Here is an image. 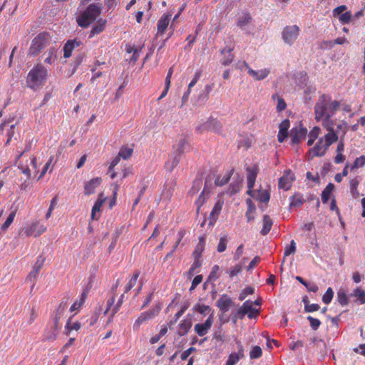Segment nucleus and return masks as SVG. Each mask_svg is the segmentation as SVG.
<instances>
[{
	"label": "nucleus",
	"instance_id": "nucleus-43",
	"mask_svg": "<svg viewBox=\"0 0 365 365\" xmlns=\"http://www.w3.org/2000/svg\"><path fill=\"white\" fill-rule=\"evenodd\" d=\"M242 358H244V356H242L237 353H232L229 355L225 365H235Z\"/></svg>",
	"mask_w": 365,
	"mask_h": 365
},
{
	"label": "nucleus",
	"instance_id": "nucleus-5",
	"mask_svg": "<svg viewBox=\"0 0 365 365\" xmlns=\"http://www.w3.org/2000/svg\"><path fill=\"white\" fill-rule=\"evenodd\" d=\"M299 31V28L296 25L287 26L282 32L283 41L289 46L292 45L297 40Z\"/></svg>",
	"mask_w": 365,
	"mask_h": 365
},
{
	"label": "nucleus",
	"instance_id": "nucleus-50",
	"mask_svg": "<svg viewBox=\"0 0 365 365\" xmlns=\"http://www.w3.org/2000/svg\"><path fill=\"white\" fill-rule=\"evenodd\" d=\"M138 277L139 272H135L133 274L128 283L125 286V292H128V291H130L136 284Z\"/></svg>",
	"mask_w": 365,
	"mask_h": 365
},
{
	"label": "nucleus",
	"instance_id": "nucleus-13",
	"mask_svg": "<svg viewBox=\"0 0 365 365\" xmlns=\"http://www.w3.org/2000/svg\"><path fill=\"white\" fill-rule=\"evenodd\" d=\"M46 227L39 222H34L29 227L25 228L24 232L26 236L37 237L44 232Z\"/></svg>",
	"mask_w": 365,
	"mask_h": 365
},
{
	"label": "nucleus",
	"instance_id": "nucleus-36",
	"mask_svg": "<svg viewBox=\"0 0 365 365\" xmlns=\"http://www.w3.org/2000/svg\"><path fill=\"white\" fill-rule=\"evenodd\" d=\"M233 173L234 170H231L229 172H227L224 175L218 176L215 180V185L218 186H222L225 185L230 180Z\"/></svg>",
	"mask_w": 365,
	"mask_h": 365
},
{
	"label": "nucleus",
	"instance_id": "nucleus-44",
	"mask_svg": "<svg viewBox=\"0 0 365 365\" xmlns=\"http://www.w3.org/2000/svg\"><path fill=\"white\" fill-rule=\"evenodd\" d=\"M303 202L304 199L300 195H294L291 197L289 206L290 207H298L301 206L303 204Z\"/></svg>",
	"mask_w": 365,
	"mask_h": 365
},
{
	"label": "nucleus",
	"instance_id": "nucleus-41",
	"mask_svg": "<svg viewBox=\"0 0 365 365\" xmlns=\"http://www.w3.org/2000/svg\"><path fill=\"white\" fill-rule=\"evenodd\" d=\"M106 21L100 19L97 24L93 27L90 36L92 37L96 34H98L104 30Z\"/></svg>",
	"mask_w": 365,
	"mask_h": 365
},
{
	"label": "nucleus",
	"instance_id": "nucleus-63",
	"mask_svg": "<svg viewBox=\"0 0 365 365\" xmlns=\"http://www.w3.org/2000/svg\"><path fill=\"white\" fill-rule=\"evenodd\" d=\"M161 308L162 307L160 304H157L152 309L147 311V312L148 313L150 317L153 319L159 314Z\"/></svg>",
	"mask_w": 365,
	"mask_h": 365
},
{
	"label": "nucleus",
	"instance_id": "nucleus-59",
	"mask_svg": "<svg viewBox=\"0 0 365 365\" xmlns=\"http://www.w3.org/2000/svg\"><path fill=\"white\" fill-rule=\"evenodd\" d=\"M348 130V124L346 122H341L339 123L336 126V130L335 132H336V135L339 134V131L342 132V137L345 135Z\"/></svg>",
	"mask_w": 365,
	"mask_h": 365
},
{
	"label": "nucleus",
	"instance_id": "nucleus-60",
	"mask_svg": "<svg viewBox=\"0 0 365 365\" xmlns=\"http://www.w3.org/2000/svg\"><path fill=\"white\" fill-rule=\"evenodd\" d=\"M307 320L309 322L310 326L314 330H317L321 324L319 319L314 318L311 316L307 317Z\"/></svg>",
	"mask_w": 365,
	"mask_h": 365
},
{
	"label": "nucleus",
	"instance_id": "nucleus-25",
	"mask_svg": "<svg viewBox=\"0 0 365 365\" xmlns=\"http://www.w3.org/2000/svg\"><path fill=\"white\" fill-rule=\"evenodd\" d=\"M224 205V200L222 199H218L215 204L212 210L210 213V219L215 222L222 209Z\"/></svg>",
	"mask_w": 365,
	"mask_h": 365
},
{
	"label": "nucleus",
	"instance_id": "nucleus-6",
	"mask_svg": "<svg viewBox=\"0 0 365 365\" xmlns=\"http://www.w3.org/2000/svg\"><path fill=\"white\" fill-rule=\"evenodd\" d=\"M221 123L214 118L207 119L206 121L200 122L196 130L202 133L205 131H213L219 133L221 130Z\"/></svg>",
	"mask_w": 365,
	"mask_h": 365
},
{
	"label": "nucleus",
	"instance_id": "nucleus-49",
	"mask_svg": "<svg viewBox=\"0 0 365 365\" xmlns=\"http://www.w3.org/2000/svg\"><path fill=\"white\" fill-rule=\"evenodd\" d=\"M262 354V349L259 346H255L250 352V357L251 359H256L261 357Z\"/></svg>",
	"mask_w": 365,
	"mask_h": 365
},
{
	"label": "nucleus",
	"instance_id": "nucleus-31",
	"mask_svg": "<svg viewBox=\"0 0 365 365\" xmlns=\"http://www.w3.org/2000/svg\"><path fill=\"white\" fill-rule=\"evenodd\" d=\"M246 202L247 205V210L245 215L247 222H251L255 219V205L250 199H247Z\"/></svg>",
	"mask_w": 365,
	"mask_h": 365
},
{
	"label": "nucleus",
	"instance_id": "nucleus-29",
	"mask_svg": "<svg viewBox=\"0 0 365 365\" xmlns=\"http://www.w3.org/2000/svg\"><path fill=\"white\" fill-rule=\"evenodd\" d=\"M192 327V322L190 319L182 320L180 325L178 333L180 336H185L190 330Z\"/></svg>",
	"mask_w": 365,
	"mask_h": 365
},
{
	"label": "nucleus",
	"instance_id": "nucleus-51",
	"mask_svg": "<svg viewBox=\"0 0 365 365\" xmlns=\"http://www.w3.org/2000/svg\"><path fill=\"white\" fill-rule=\"evenodd\" d=\"M39 272L37 269H33L26 277V281L32 284V288L34 287L35 282L37 279Z\"/></svg>",
	"mask_w": 365,
	"mask_h": 365
},
{
	"label": "nucleus",
	"instance_id": "nucleus-55",
	"mask_svg": "<svg viewBox=\"0 0 365 365\" xmlns=\"http://www.w3.org/2000/svg\"><path fill=\"white\" fill-rule=\"evenodd\" d=\"M219 271H220V267L217 264L214 265L212 268V270L209 275V280L210 281H215L217 279L219 278Z\"/></svg>",
	"mask_w": 365,
	"mask_h": 365
},
{
	"label": "nucleus",
	"instance_id": "nucleus-58",
	"mask_svg": "<svg viewBox=\"0 0 365 365\" xmlns=\"http://www.w3.org/2000/svg\"><path fill=\"white\" fill-rule=\"evenodd\" d=\"M16 211H13L12 212H11L8 217L6 218L5 222L2 225L1 230H6L14 221Z\"/></svg>",
	"mask_w": 365,
	"mask_h": 365
},
{
	"label": "nucleus",
	"instance_id": "nucleus-18",
	"mask_svg": "<svg viewBox=\"0 0 365 365\" xmlns=\"http://www.w3.org/2000/svg\"><path fill=\"white\" fill-rule=\"evenodd\" d=\"M171 16L172 14L170 13L165 14L161 16L158 22V36L163 34L170 24Z\"/></svg>",
	"mask_w": 365,
	"mask_h": 365
},
{
	"label": "nucleus",
	"instance_id": "nucleus-12",
	"mask_svg": "<svg viewBox=\"0 0 365 365\" xmlns=\"http://www.w3.org/2000/svg\"><path fill=\"white\" fill-rule=\"evenodd\" d=\"M307 130L302 126L293 128L290 132V138L292 144H298L305 138Z\"/></svg>",
	"mask_w": 365,
	"mask_h": 365
},
{
	"label": "nucleus",
	"instance_id": "nucleus-27",
	"mask_svg": "<svg viewBox=\"0 0 365 365\" xmlns=\"http://www.w3.org/2000/svg\"><path fill=\"white\" fill-rule=\"evenodd\" d=\"M233 48H225L222 50L221 53L225 55V56L221 59L222 64L225 66H227L230 64L234 58L233 55L231 53Z\"/></svg>",
	"mask_w": 365,
	"mask_h": 365
},
{
	"label": "nucleus",
	"instance_id": "nucleus-39",
	"mask_svg": "<svg viewBox=\"0 0 365 365\" xmlns=\"http://www.w3.org/2000/svg\"><path fill=\"white\" fill-rule=\"evenodd\" d=\"M337 301L341 306L347 305L349 303L348 295L344 289H340L337 292Z\"/></svg>",
	"mask_w": 365,
	"mask_h": 365
},
{
	"label": "nucleus",
	"instance_id": "nucleus-17",
	"mask_svg": "<svg viewBox=\"0 0 365 365\" xmlns=\"http://www.w3.org/2000/svg\"><path fill=\"white\" fill-rule=\"evenodd\" d=\"M67 308V300H62L58 305L53 318V323L56 327H61L60 320L63 317L65 310Z\"/></svg>",
	"mask_w": 365,
	"mask_h": 365
},
{
	"label": "nucleus",
	"instance_id": "nucleus-22",
	"mask_svg": "<svg viewBox=\"0 0 365 365\" xmlns=\"http://www.w3.org/2000/svg\"><path fill=\"white\" fill-rule=\"evenodd\" d=\"M290 126V122L289 120H283L279 126V133H278V140L280 143H282L284 139L287 137L288 129Z\"/></svg>",
	"mask_w": 365,
	"mask_h": 365
},
{
	"label": "nucleus",
	"instance_id": "nucleus-20",
	"mask_svg": "<svg viewBox=\"0 0 365 365\" xmlns=\"http://www.w3.org/2000/svg\"><path fill=\"white\" fill-rule=\"evenodd\" d=\"M101 183V178H95L87 182L84 186V194L90 195L95 192L97 187Z\"/></svg>",
	"mask_w": 365,
	"mask_h": 365
},
{
	"label": "nucleus",
	"instance_id": "nucleus-19",
	"mask_svg": "<svg viewBox=\"0 0 365 365\" xmlns=\"http://www.w3.org/2000/svg\"><path fill=\"white\" fill-rule=\"evenodd\" d=\"M210 195V187L208 185L207 182H205V187L198 197L197 200L195 201V205L197 206V211L199 212V210L201 206L206 202V200L209 198Z\"/></svg>",
	"mask_w": 365,
	"mask_h": 365
},
{
	"label": "nucleus",
	"instance_id": "nucleus-21",
	"mask_svg": "<svg viewBox=\"0 0 365 365\" xmlns=\"http://www.w3.org/2000/svg\"><path fill=\"white\" fill-rule=\"evenodd\" d=\"M81 42L77 40H69L66 42V43L63 46V56L67 58H69L72 51L75 48L80 46Z\"/></svg>",
	"mask_w": 365,
	"mask_h": 365
},
{
	"label": "nucleus",
	"instance_id": "nucleus-57",
	"mask_svg": "<svg viewBox=\"0 0 365 365\" xmlns=\"http://www.w3.org/2000/svg\"><path fill=\"white\" fill-rule=\"evenodd\" d=\"M187 146V143L185 140V139L180 138L179 140L178 143H177V145L175 146V148L176 149L175 151L180 152V153L182 154Z\"/></svg>",
	"mask_w": 365,
	"mask_h": 365
},
{
	"label": "nucleus",
	"instance_id": "nucleus-54",
	"mask_svg": "<svg viewBox=\"0 0 365 365\" xmlns=\"http://www.w3.org/2000/svg\"><path fill=\"white\" fill-rule=\"evenodd\" d=\"M334 296V291L331 287H329L325 292V294L323 295L322 301L328 304L331 302V299Z\"/></svg>",
	"mask_w": 365,
	"mask_h": 365
},
{
	"label": "nucleus",
	"instance_id": "nucleus-15",
	"mask_svg": "<svg viewBox=\"0 0 365 365\" xmlns=\"http://www.w3.org/2000/svg\"><path fill=\"white\" fill-rule=\"evenodd\" d=\"M248 190H252L255 186L256 178L258 173V168L256 165L246 168Z\"/></svg>",
	"mask_w": 365,
	"mask_h": 365
},
{
	"label": "nucleus",
	"instance_id": "nucleus-61",
	"mask_svg": "<svg viewBox=\"0 0 365 365\" xmlns=\"http://www.w3.org/2000/svg\"><path fill=\"white\" fill-rule=\"evenodd\" d=\"M242 271V264H236L233 268L229 271V275L230 277H234L239 274Z\"/></svg>",
	"mask_w": 365,
	"mask_h": 365
},
{
	"label": "nucleus",
	"instance_id": "nucleus-1",
	"mask_svg": "<svg viewBox=\"0 0 365 365\" xmlns=\"http://www.w3.org/2000/svg\"><path fill=\"white\" fill-rule=\"evenodd\" d=\"M321 120H322V126L328 133L320 138L316 145L309 149L307 154L309 160H312L315 157L324 155L330 145L339 139V136L334 129V122L331 120V117H324Z\"/></svg>",
	"mask_w": 365,
	"mask_h": 365
},
{
	"label": "nucleus",
	"instance_id": "nucleus-4",
	"mask_svg": "<svg viewBox=\"0 0 365 365\" xmlns=\"http://www.w3.org/2000/svg\"><path fill=\"white\" fill-rule=\"evenodd\" d=\"M101 13V7L98 4H91L87 9L81 12L77 17V23L83 28L88 27L92 24Z\"/></svg>",
	"mask_w": 365,
	"mask_h": 365
},
{
	"label": "nucleus",
	"instance_id": "nucleus-37",
	"mask_svg": "<svg viewBox=\"0 0 365 365\" xmlns=\"http://www.w3.org/2000/svg\"><path fill=\"white\" fill-rule=\"evenodd\" d=\"M151 319L148 313L147 312H144L140 314L138 318L135 320L133 324V329L138 330L140 326L145 322Z\"/></svg>",
	"mask_w": 365,
	"mask_h": 365
},
{
	"label": "nucleus",
	"instance_id": "nucleus-52",
	"mask_svg": "<svg viewBox=\"0 0 365 365\" xmlns=\"http://www.w3.org/2000/svg\"><path fill=\"white\" fill-rule=\"evenodd\" d=\"M365 164V155H361L356 158L354 163L350 166L351 170H353L357 168L362 167Z\"/></svg>",
	"mask_w": 365,
	"mask_h": 365
},
{
	"label": "nucleus",
	"instance_id": "nucleus-30",
	"mask_svg": "<svg viewBox=\"0 0 365 365\" xmlns=\"http://www.w3.org/2000/svg\"><path fill=\"white\" fill-rule=\"evenodd\" d=\"M251 23V17L248 14H243L238 18L237 26L241 29L245 30L247 26Z\"/></svg>",
	"mask_w": 365,
	"mask_h": 365
},
{
	"label": "nucleus",
	"instance_id": "nucleus-33",
	"mask_svg": "<svg viewBox=\"0 0 365 365\" xmlns=\"http://www.w3.org/2000/svg\"><path fill=\"white\" fill-rule=\"evenodd\" d=\"M334 189V185L332 183H329L324 189L322 193V201L326 204L329 201L331 194Z\"/></svg>",
	"mask_w": 365,
	"mask_h": 365
},
{
	"label": "nucleus",
	"instance_id": "nucleus-56",
	"mask_svg": "<svg viewBox=\"0 0 365 365\" xmlns=\"http://www.w3.org/2000/svg\"><path fill=\"white\" fill-rule=\"evenodd\" d=\"M296 251V242L294 240H292L290 242V245L287 246L284 249V257L289 256L292 254H294Z\"/></svg>",
	"mask_w": 365,
	"mask_h": 365
},
{
	"label": "nucleus",
	"instance_id": "nucleus-3",
	"mask_svg": "<svg viewBox=\"0 0 365 365\" xmlns=\"http://www.w3.org/2000/svg\"><path fill=\"white\" fill-rule=\"evenodd\" d=\"M48 76L47 69L41 64L34 66L28 73L26 84L34 91L41 89L44 85Z\"/></svg>",
	"mask_w": 365,
	"mask_h": 365
},
{
	"label": "nucleus",
	"instance_id": "nucleus-46",
	"mask_svg": "<svg viewBox=\"0 0 365 365\" xmlns=\"http://www.w3.org/2000/svg\"><path fill=\"white\" fill-rule=\"evenodd\" d=\"M133 150L130 148L123 147L118 153L119 157L124 160L128 159L133 154Z\"/></svg>",
	"mask_w": 365,
	"mask_h": 365
},
{
	"label": "nucleus",
	"instance_id": "nucleus-16",
	"mask_svg": "<svg viewBox=\"0 0 365 365\" xmlns=\"http://www.w3.org/2000/svg\"><path fill=\"white\" fill-rule=\"evenodd\" d=\"M247 194L253 198H256L261 202H267L269 200L270 196L266 190H247Z\"/></svg>",
	"mask_w": 365,
	"mask_h": 365
},
{
	"label": "nucleus",
	"instance_id": "nucleus-62",
	"mask_svg": "<svg viewBox=\"0 0 365 365\" xmlns=\"http://www.w3.org/2000/svg\"><path fill=\"white\" fill-rule=\"evenodd\" d=\"M351 13L350 11H346L339 16V21L344 24H348L351 21Z\"/></svg>",
	"mask_w": 365,
	"mask_h": 365
},
{
	"label": "nucleus",
	"instance_id": "nucleus-47",
	"mask_svg": "<svg viewBox=\"0 0 365 365\" xmlns=\"http://www.w3.org/2000/svg\"><path fill=\"white\" fill-rule=\"evenodd\" d=\"M202 185V180H196L193 182L192 186L191 189L189 191V194L190 195H194L197 194L199 190H200L201 187Z\"/></svg>",
	"mask_w": 365,
	"mask_h": 365
},
{
	"label": "nucleus",
	"instance_id": "nucleus-42",
	"mask_svg": "<svg viewBox=\"0 0 365 365\" xmlns=\"http://www.w3.org/2000/svg\"><path fill=\"white\" fill-rule=\"evenodd\" d=\"M205 241L203 237L200 238V242L197 245L193 252L194 258H200L205 249Z\"/></svg>",
	"mask_w": 365,
	"mask_h": 365
},
{
	"label": "nucleus",
	"instance_id": "nucleus-2",
	"mask_svg": "<svg viewBox=\"0 0 365 365\" xmlns=\"http://www.w3.org/2000/svg\"><path fill=\"white\" fill-rule=\"evenodd\" d=\"M340 107L338 101H332L329 95L323 94L314 106L315 119L320 121L324 117H332Z\"/></svg>",
	"mask_w": 365,
	"mask_h": 365
},
{
	"label": "nucleus",
	"instance_id": "nucleus-35",
	"mask_svg": "<svg viewBox=\"0 0 365 365\" xmlns=\"http://www.w3.org/2000/svg\"><path fill=\"white\" fill-rule=\"evenodd\" d=\"M102 196L103 195L101 194L99 195V197L98 199L97 200V201L95 202L94 205L92 207V210H91V218L93 220H96V212H99L101 210V208L102 207V205L103 204L104 201H105V198H102Z\"/></svg>",
	"mask_w": 365,
	"mask_h": 365
},
{
	"label": "nucleus",
	"instance_id": "nucleus-32",
	"mask_svg": "<svg viewBox=\"0 0 365 365\" xmlns=\"http://www.w3.org/2000/svg\"><path fill=\"white\" fill-rule=\"evenodd\" d=\"M351 297H356L357 301L361 304H365V290L358 287L355 289L350 294Z\"/></svg>",
	"mask_w": 365,
	"mask_h": 365
},
{
	"label": "nucleus",
	"instance_id": "nucleus-7",
	"mask_svg": "<svg viewBox=\"0 0 365 365\" xmlns=\"http://www.w3.org/2000/svg\"><path fill=\"white\" fill-rule=\"evenodd\" d=\"M240 69L242 71L246 70L248 75L255 81H262L270 73L269 68H262L259 71H255L251 68L246 62H243L242 66H240Z\"/></svg>",
	"mask_w": 365,
	"mask_h": 365
},
{
	"label": "nucleus",
	"instance_id": "nucleus-40",
	"mask_svg": "<svg viewBox=\"0 0 365 365\" xmlns=\"http://www.w3.org/2000/svg\"><path fill=\"white\" fill-rule=\"evenodd\" d=\"M47 56L44 59V62L52 64L57 58V51L55 48H51L46 53Z\"/></svg>",
	"mask_w": 365,
	"mask_h": 365
},
{
	"label": "nucleus",
	"instance_id": "nucleus-26",
	"mask_svg": "<svg viewBox=\"0 0 365 365\" xmlns=\"http://www.w3.org/2000/svg\"><path fill=\"white\" fill-rule=\"evenodd\" d=\"M181 153L180 152H175L174 151L173 153V160L172 161H168L165 164V168L169 172H172L173 170L178 165L180 159H181Z\"/></svg>",
	"mask_w": 365,
	"mask_h": 365
},
{
	"label": "nucleus",
	"instance_id": "nucleus-28",
	"mask_svg": "<svg viewBox=\"0 0 365 365\" xmlns=\"http://www.w3.org/2000/svg\"><path fill=\"white\" fill-rule=\"evenodd\" d=\"M60 328L61 327H56V326L53 324V326L50 329H47L45 331L43 339L48 341L55 340L57 337Z\"/></svg>",
	"mask_w": 365,
	"mask_h": 365
},
{
	"label": "nucleus",
	"instance_id": "nucleus-8",
	"mask_svg": "<svg viewBox=\"0 0 365 365\" xmlns=\"http://www.w3.org/2000/svg\"><path fill=\"white\" fill-rule=\"evenodd\" d=\"M259 312L258 309L253 307V302L249 300L245 302L237 311V314L241 319L246 314L250 319L255 318L259 314Z\"/></svg>",
	"mask_w": 365,
	"mask_h": 365
},
{
	"label": "nucleus",
	"instance_id": "nucleus-48",
	"mask_svg": "<svg viewBox=\"0 0 365 365\" xmlns=\"http://www.w3.org/2000/svg\"><path fill=\"white\" fill-rule=\"evenodd\" d=\"M81 324L78 322H73L71 318H70L66 324V329L69 331L71 330L78 331L81 329Z\"/></svg>",
	"mask_w": 365,
	"mask_h": 365
},
{
	"label": "nucleus",
	"instance_id": "nucleus-38",
	"mask_svg": "<svg viewBox=\"0 0 365 365\" xmlns=\"http://www.w3.org/2000/svg\"><path fill=\"white\" fill-rule=\"evenodd\" d=\"M320 131H321V129L320 128L317 127V126H315L313 128V129L309 132V135H308V137H309V139H308V141H307V145L309 146H311L314 142L315 141V140L317 138H318L319 134H320Z\"/></svg>",
	"mask_w": 365,
	"mask_h": 365
},
{
	"label": "nucleus",
	"instance_id": "nucleus-24",
	"mask_svg": "<svg viewBox=\"0 0 365 365\" xmlns=\"http://www.w3.org/2000/svg\"><path fill=\"white\" fill-rule=\"evenodd\" d=\"M192 309L194 312H198L203 316L208 315L209 317L211 312L214 315V310L208 305L197 303L194 305Z\"/></svg>",
	"mask_w": 365,
	"mask_h": 365
},
{
	"label": "nucleus",
	"instance_id": "nucleus-34",
	"mask_svg": "<svg viewBox=\"0 0 365 365\" xmlns=\"http://www.w3.org/2000/svg\"><path fill=\"white\" fill-rule=\"evenodd\" d=\"M272 220L268 215H264L263 217V227L260 231L262 235H266L270 231L272 226Z\"/></svg>",
	"mask_w": 365,
	"mask_h": 365
},
{
	"label": "nucleus",
	"instance_id": "nucleus-10",
	"mask_svg": "<svg viewBox=\"0 0 365 365\" xmlns=\"http://www.w3.org/2000/svg\"><path fill=\"white\" fill-rule=\"evenodd\" d=\"M46 34H40L32 41V43L29 48V53L31 55H36L39 53L45 46L46 44Z\"/></svg>",
	"mask_w": 365,
	"mask_h": 365
},
{
	"label": "nucleus",
	"instance_id": "nucleus-14",
	"mask_svg": "<svg viewBox=\"0 0 365 365\" xmlns=\"http://www.w3.org/2000/svg\"><path fill=\"white\" fill-rule=\"evenodd\" d=\"M242 182L243 178L237 173L233 178V181L230 183L227 190L226 191L227 194L229 195H233L237 193L242 187Z\"/></svg>",
	"mask_w": 365,
	"mask_h": 365
},
{
	"label": "nucleus",
	"instance_id": "nucleus-45",
	"mask_svg": "<svg viewBox=\"0 0 365 365\" xmlns=\"http://www.w3.org/2000/svg\"><path fill=\"white\" fill-rule=\"evenodd\" d=\"M128 53H133V56L130 58L131 61H136L140 56L141 48H137L135 46H128L126 48Z\"/></svg>",
	"mask_w": 365,
	"mask_h": 365
},
{
	"label": "nucleus",
	"instance_id": "nucleus-9",
	"mask_svg": "<svg viewBox=\"0 0 365 365\" xmlns=\"http://www.w3.org/2000/svg\"><path fill=\"white\" fill-rule=\"evenodd\" d=\"M213 314L212 312H211L205 322L198 323L195 325L194 330L198 336H203L208 333L213 324Z\"/></svg>",
	"mask_w": 365,
	"mask_h": 365
},
{
	"label": "nucleus",
	"instance_id": "nucleus-53",
	"mask_svg": "<svg viewBox=\"0 0 365 365\" xmlns=\"http://www.w3.org/2000/svg\"><path fill=\"white\" fill-rule=\"evenodd\" d=\"M228 242V239L227 235H224L220 237V242L217 245V252H224L227 248V244Z\"/></svg>",
	"mask_w": 365,
	"mask_h": 365
},
{
	"label": "nucleus",
	"instance_id": "nucleus-64",
	"mask_svg": "<svg viewBox=\"0 0 365 365\" xmlns=\"http://www.w3.org/2000/svg\"><path fill=\"white\" fill-rule=\"evenodd\" d=\"M202 275H197L196 277H195V278L193 279V280L192 282V284L190 288V291L194 290L196 288V287L202 282Z\"/></svg>",
	"mask_w": 365,
	"mask_h": 365
},
{
	"label": "nucleus",
	"instance_id": "nucleus-11",
	"mask_svg": "<svg viewBox=\"0 0 365 365\" xmlns=\"http://www.w3.org/2000/svg\"><path fill=\"white\" fill-rule=\"evenodd\" d=\"M294 180V174L291 172L290 170H287L284 172L283 175L279 178L278 187L279 189L288 190L291 188Z\"/></svg>",
	"mask_w": 365,
	"mask_h": 365
},
{
	"label": "nucleus",
	"instance_id": "nucleus-23",
	"mask_svg": "<svg viewBox=\"0 0 365 365\" xmlns=\"http://www.w3.org/2000/svg\"><path fill=\"white\" fill-rule=\"evenodd\" d=\"M232 304V299L230 297H229L226 294H223L217 301V306L219 307V309L226 312L228 311L230 305Z\"/></svg>",
	"mask_w": 365,
	"mask_h": 365
}]
</instances>
